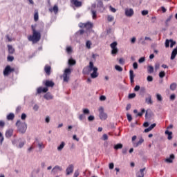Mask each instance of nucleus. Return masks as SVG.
Listing matches in <instances>:
<instances>
[{
  "mask_svg": "<svg viewBox=\"0 0 177 177\" xmlns=\"http://www.w3.org/2000/svg\"><path fill=\"white\" fill-rule=\"evenodd\" d=\"M91 71H93V73L91 74V78L95 79L99 77V73H97V67L93 65V62H90L89 66L83 69L84 74H90Z\"/></svg>",
  "mask_w": 177,
  "mask_h": 177,
  "instance_id": "f257e3e1",
  "label": "nucleus"
},
{
  "mask_svg": "<svg viewBox=\"0 0 177 177\" xmlns=\"http://www.w3.org/2000/svg\"><path fill=\"white\" fill-rule=\"evenodd\" d=\"M32 35H30L28 37V41H30L33 44H37V42H39L41 40V32L37 31L35 29V26H31Z\"/></svg>",
  "mask_w": 177,
  "mask_h": 177,
  "instance_id": "f03ea898",
  "label": "nucleus"
},
{
  "mask_svg": "<svg viewBox=\"0 0 177 177\" xmlns=\"http://www.w3.org/2000/svg\"><path fill=\"white\" fill-rule=\"evenodd\" d=\"M45 86L46 87H39L37 90V93L38 94L39 93H46V92L48 91V88H53L55 86V82L50 80H46L44 83Z\"/></svg>",
  "mask_w": 177,
  "mask_h": 177,
  "instance_id": "7ed1b4c3",
  "label": "nucleus"
},
{
  "mask_svg": "<svg viewBox=\"0 0 177 177\" xmlns=\"http://www.w3.org/2000/svg\"><path fill=\"white\" fill-rule=\"evenodd\" d=\"M16 126L17 127V131L19 133H26V131H27V123L22 122L20 120H18L16 122Z\"/></svg>",
  "mask_w": 177,
  "mask_h": 177,
  "instance_id": "20e7f679",
  "label": "nucleus"
},
{
  "mask_svg": "<svg viewBox=\"0 0 177 177\" xmlns=\"http://www.w3.org/2000/svg\"><path fill=\"white\" fill-rule=\"evenodd\" d=\"M71 73L72 71L70 68H67L64 70V74L62 75L64 78V82H68V81L70 80V75H71Z\"/></svg>",
  "mask_w": 177,
  "mask_h": 177,
  "instance_id": "39448f33",
  "label": "nucleus"
},
{
  "mask_svg": "<svg viewBox=\"0 0 177 177\" xmlns=\"http://www.w3.org/2000/svg\"><path fill=\"white\" fill-rule=\"evenodd\" d=\"M15 71V68H12L10 65H7L3 70V75L8 77L10 74H12Z\"/></svg>",
  "mask_w": 177,
  "mask_h": 177,
  "instance_id": "423d86ee",
  "label": "nucleus"
},
{
  "mask_svg": "<svg viewBox=\"0 0 177 177\" xmlns=\"http://www.w3.org/2000/svg\"><path fill=\"white\" fill-rule=\"evenodd\" d=\"M79 26L80 28H85L86 30H91L93 28V24L91 22H87L86 24L80 23Z\"/></svg>",
  "mask_w": 177,
  "mask_h": 177,
  "instance_id": "0eeeda50",
  "label": "nucleus"
},
{
  "mask_svg": "<svg viewBox=\"0 0 177 177\" xmlns=\"http://www.w3.org/2000/svg\"><path fill=\"white\" fill-rule=\"evenodd\" d=\"M100 120H107V113H104L103 107L99 109Z\"/></svg>",
  "mask_w": 177,
  "mask_h": 177,
  "instance_id": "6e6552de",
  "label": "nucleus"
},
{
  "mask_svg": "<svg viewBox=\"0 0 177 177\" xmlns=\"http://www.w3.org/2000/svg\"><path fill=\"white\" fill-rule=\"evenodd\" d=\"M74 172V165H69L66 169V175L68 176V175H71Z\"/></svg>",
  "mask_w": 177,
  "mask_h": 177,
  "instance_id": "1a4fd4ad",
  "label": "nucleus"
},
{
  "mask_svg": "<svg viewBox=\"0 0 177 177\" xmlns=\"http://www.w3.org/2000/svg\"><path fill=\"white\" fill-rule=\"evenodd\" d=\"M124 12H125V15L127 17H132L133 16L134 12H133V9L132 8H125Z\"/></svg>",
  "mask_w": 177,
  "mask_h": 177,
  "instance_id": "9d476101",
  "label": "nucleus"
},
{
  "mask_svg": "<svg viewBox=\"0 0 177 177\" xmlns=\"http://www.w3.org/2000/svg\"><path fill=\"white\" fill-rule=\"evenodd\" d=\"M48 10L50 13L54 12L55 15H57V13H59V7L57 6V5H55L53 8H50Z\"/></svg>",
  "mask_w": 177,
  "mask_h": 177,
  "instance_id": "9b49d317",
  "label": "nucleus"
},
{
  "mask_svg": "<svg viewBox=\"0 0 177 177\" xmlns=\"http://www.w3.org/2000/svg\"><path fill=\"white\" fill-rule=\"evenodd\" d=\"M71 2L76 8H81V6H82V2L79 1L78 0H71Z\"/></svg>",
  "mask_w": 177,
  "mask_h": 177,
  "instance_id": "f8f14e48",
  "label": "nucleus"
},
{
  "mask_svg": "<svg viewBox=\"0 0 177 177\" xmlns=\"http://www.w3.org/2000/svg\"><path fill=\"white\" fill-rule=\"evenodd\" d=\"M174 160H175V156H170L169 158H167L165 161L167 162V164H172Z\"/></svg>",
  "mask_w": 177,
  "mask_h": 177,
  "instance_id": "ddd939ff",
  "label": "nucleus"
},
{
  "mask_svg": "<svg viewBox=\"0 0 177 177\" xmlns=\"http://www.w3.org/2000/svg\"><path fill=\"white\" fill-rule=\"evenodd\" d=\"M13 136V129H9L8 130L6 131V137L7 138H12Z\"/></svg>",
  "mask_w": 177,
  "mask_h": 177,
  "instance_id": "4468645a",
  "label": "nucleus"
},
{
  "mask_svg": "<svg viewBox=\"0 0 177 177\" xmlns=\"http://www.w3.org/2000/svg\"><path fill=\"white\" fill-rule=\"evenodd\" d=\"M147 104H153V100H151V95L148 94V97L145 98Z\"/></svg>",
  "mask_w": 177,
  "mask_h": 177,
  "instance_id": "2eb2a0df",
  "label": "nucleus"
},
{
  "mask_svg": "<svg viewBox=\"0 0 177 177\" xmlns=\"http://www.w3.org/2000/svg\"><path fill=\"white\" fill-rule=\"evenodd\" d=\"M143 142H145V140L141 138H140L138 142H133V147H138V146H140V145H142V143H143Z\"/></svg>",
  "mask_w": 177,
  "mask_h": 177,
  "instance_id": "dca6fc26",
  "label": "nucleus"
},
{
  "mask_svg": "<svg viewBox=\"0 0 177 177\" xmlns=\"http://www.w3.org/2000/svg\"><path fill=\"white\" fill-rule=\"evenodd\" d=\"M51 67L49 65H46L44 67V71L47 75H50Z\"/></svg>",
  "mask_w": 177,
  "mask_h": 177,
  "instance_id": "f3484780",
  "label": "nucleus"
},
{
  "mask_svg": "<svg viewBox=\"0 0 177 177\" xmlns=\"http://www.w3.org/2000/svg\"><path fill=\"white\" fill-rule=\"evenodd\" d=\"M44 99L46 100H52L53 99V95L50 93H47L44 95Z\"/></svg>",
  "mask_w": 177,
  "mask_h": 177,
  "instance_id": "a211bd4d",
  "label": "nucleus"
},
{
  "mask_svg": "<svg viewBox=\"0 0 177 177\" xmlns=\"http://www.w3.org/2000/svg\"><path fill=\"white\" fill-rule=\"evenodd\" d=\"M129 74H130V81H131V83L133 84L135 82V80H134L135 75H133V71L132 70H130Z\"/></svg>",
  "mask_w": 177,
  "mask_h": 177,
  "instance_id": "6ab92c4d",
  "label": "nucleus"
},
{
  "mask_svg": "<svg viewBox=\"0 0 177 177\" xmlns=\"http://www.w3.org/2000/svg\"><path fill=\"white\" fill-rule=\"evenodd\" d=\"M176 55H177V48H174L171 53V60H174V59H175V57H176Z\"/></svg>",
  "mask_w": 177,
  "mask_h": 177,
  "instance_id": "aec40b11",
  "label": "nucleus"
},
{
  "mask_svg": "<svg viewBox=\"0 0 177 177\" xmlns=\"http://www.w3.org/2000/svg\"><path fill=\"white\" fill-rule=\"evenodd\" d=\"M8 53H10V55H13V53H15V49L13 46H12V45H8Z\"/></svg>",
  "mask_w": 177,
  "mask_h": 177,
  "instance_id": "412c9836",
  "label": "nucleus"
},
{
  "mask_svg": "<svg viewBox=\"0 0 177 177\" xmlns=\"http://www.w3.org/2000/svg\"><path fill=\"white\" fill-rule=\"evenodd\" d=\"M165 135H168L167 139L169 140H171L172 139V131H169L168 130L165 131Z\"/></svg>",
  "mask_w": 177,
  "mask_h": 177,
  "instance_id": "4be33fe9",
  "label": "nucleus"
},
{
  "mask_svg": "<svg viewBox=\"0 0 177 177\" xmlns=\"http://www.w3.org/2000/svg\"><path fill=\"white\" fill-rule=\"evenodd\" d=\"M7 120L8 121H12V120H15V114L10 113L9 115H7Z\"/></svg>",
  "mask_w": 177,
  "mask_h": 177,
  "instance_id": "5701e85b",
  "label": "nucleus"
},
{
  "mask_svg": "<svg viewBox=\"0 0 177 177\" xmlns=\"http://www.w3.org/2000/svg\"><path fill=\"white\" fill-rule=\"evenodd\" d=\"M113 149L115 150H120V149H122V144L119 143V144L114 145Z\"/></svg>",
  "mask_w": 177,
  "mask_h": 177,
  "instance_id": "b1692460",
  "label": "nucleus"
},
{
  "mask_svg": "<svg viewBox=\"0 0 177 177\" xmlns=\"http://www.w3.org/2000/svg\"><path fill=\"white\" fill-rule=\"evenodd\" d=\"M145 93H146V88L141 87L140 89V95H141V96H145Z\"/></svg>",
  "mask_w": 177,
  "mask_h": 177,
  "instance_id": "393cba45",
  "label": "nucleus"
},
{
  "mask_svg": "<svg viewBox=\"0 0 177 177\" xmlns=\"http://www.w3.org/2000/svg\"><path fill=\"white\" fill-rule=\"evenodd\" d=\"M147 71L149 74H152V73H154V68L153 66H149L147 68Z\"/></svg>",
  "mask_w": 177,
  "mask_h": 177,
  "instance_id": "a878e982",
  "label": "nucleus"
},
{
  "mask_svg": "<svg viewBox=\"0 0 177 177\" xmlns=\"http://www.w3.org/2000/svg\"><path fill=\"white\" fill-rule=\"evenodd\" d=\"M64 146H66V143L64 142H62L60 145L58 146L57 150L60 151V150H63Z\"/></svg>",
  "mask_w": 177,
  "mask_h": 177,
  "instance_id": "bb28decb",
  "label": "nucleus"
},
{
  "mask_svg": "<svg viewBox=\"0 0 177 177\" xmlns=\"http://www.w3.org/2000/svg\"><path fill=\"white\" fill-rule=\"evenodd\" d=\"M68 63L69 66H74V65H75L76 62H75V59L71 58V59H69Z\"/></svg>",
  "mask_w": 177,
  "mask_h": 177,
  "instance_id": "cd10ccee",
  "label": "nucleus"
},
{
  "mask_svg": "<svg viewBox=\"0 0 177 177\" xmlns=\"http://www.w3.org/2000/svg\"><path fill=\"white\" fill-rule=\"evenodd\" d=\"M38 19H39L38 11L35 10V15H34V20L35 21H38Z\"/></svg>",
  "mask_w": 177,
  "mask_h": 177,
  "instance_id": "c85d7f7f",
  "label": "nucleus"
},
{
  "mask_svg": "<svg viewBox=\"0 0 177 177\" xmlns=\"http://www.w3.org/2000/svg\"><path fill=\"white\" fill-rule=\"evenodd\" d=\"M176 83H172L171 85H170V89L171 91H175V89H176Z\"/></svg>",
  "mask_w": 177,
  "mask_h": 177,
  "instance_id": "c756f323",
  "label": "nucleus"
},
{
  "mask_svg": "<svg viewBox=\"0 0 177 177\" xmlns=\"http://www.w3.org/2000/svg\"><path fill=\"white\" fill-rule=\"evenodd\" d=\"M90 113H91V111H89V109H83V113H84V115H89L90 114Z\"/></svg>",
  "mask_w": 177,
  "mask_h": 177,
  "instance_id": "7c9ffc66",
  "label": "nucleus"
},
{
  "mask_svg": "<svg viewBox=\"0 0 177 177\" xmlns=\"http://www.w3.org/2000/svg\"><path fill=\"white\" fill-rule=\"evenodd\" d=\"M117 45H118L117 41H113V43L111 44L110 46H111V49H113V48H116Z\"/></svg>",
  "mask_w": 177,
  "mask_h": 177,
  "instance_id": "2f4dec72",
  "label": "nucleus"
},
{
  "mask_svg": "<svg viewBox=\"0 0 177 177\" xmlns=\"http://www.w3.org/2000/svg\"><path fill=\"white\" fill-rule=\"evenodd\" d=\"M129 99H135L136 97V94L135 93L129 94Z\"/></svg>",
  "mask_w": 177,
  "mask_h": 177,
  "instance_id": "473e14b6",
  "label": "nucleus"
},
{
  "mask_svg": "<svg viewBox=\"0 0 177 177\" xmlns=\"http://www.w3.org/2000/svg\"><path fill=\"white\" fill-rule=\"evenodd\" d=\"M146 113V110H145V109H142L141 110V112H139L138 114H137V117H142V115H143V113Z\"/></svg>",
  "mask_w": 177,
  "mask_h": 177,
  "instance_id": "72a5a7b5",
  "label": "nucleus"
},
{
  "mask_svg": "<svg viewBox=\"0 0 177 177\" xmlns=\"http://www.w3.org/2000/svg\"><path fill=\"white\" fill-rule=\"evenodd\" d=\"M115 70L117 71H119V72H121V71H122V67H121L120 66H119V65H115Z\"/></svg>",
  "mask_w": 177,
  "mask_h": 177,
  "instance_id": "f704fd0d",
  "label": "nucleus"
},
{
  "mask_svg": "<svg viewBox=\"0 0 177 177\" xmlns=\"http://www.w3.org/2000/svg\"><path fill=\"white\" fill-rule=\"evenodd\" d=\"M156 99L158 102H162V96L160 94H156Z\"/></svg>",
  "mask_w": 177,
  "mask_h": 177,
  "instance_id": "c9c22d12",
  "label": "nucleus"
},
{
  "mask_svg": "<svg viewBox=\"0 0 177 177\" xmlns=\"http://www.w3.org/2000/svg\"><path fill=\"white\" fill-rule=\"evenodd\" d=\"M55 169H57L58 171H63V168L59 165H56L53 167V171H55Z\"/></svg>",
  "mask_w": 177,
  "mask_h": 177,
  "instance_id": "e433bc0d",
  "label": "nucleus"
},
{
  "mask_svg": "<svg viewBox=\"0 0 177 177\" xmlns=\"http://www.w3.org/2000/svg\"><path fill=\"white\" fill-rule=\"evenodd\" d=\"M91 45H92V42L91 41L88 40L86 43V46L87 49H91Z\"/></svg>",
  "mask_w": 177,
  "mask_h": 177,
  "instance_id": "4c0bfd02",
  "label": "nucleus"
},
{
  "mask_svg": "<svg viewBox=\"0 0 177 177\" xmlns=\"http://www.w3.org/2000/svg\"><path fill=\"white\" fill-rule=\"evenodd\" d=\"M91 13L93 15V20H96V17H97L96 11L91 10Z\"/></svg>",
  "mask_w": 177,
  "mask_h": 177,
  "instance_id": "58836bf2",
  "label": "nucleus"
},
{
  "mask_svg": "<svg viewBox=\"0 0 177 177\" xmlns=\"http://www.w3.org/2000/svg\"><path fill=\"white\" fill-rule=\"evenodd\" d=\"M111 53L112 55H117L118 53V48H112Z\"/></svg>",
  "mask_w": 177,
  "mask_h": 177,
  "instance_id": "ea45409f",
  "label": "nucleus"
},
{
  "mask_svg": "<svg viewBox=\"0 0 177 177\" xmlns=\"http://www.w3.org/2000/svg\"><path fill=\"white\" fill-rule=\"evenodd\" d=\"M7 60L8 62H13V60H15V57L9 55L7 57Z\"/></svg>",
  "mask_w": 177,
  "mask_h": 177,
  "instance_id": "a19ab883",
  "label": "nucleus"
},
{
  "mask_svg": "<svg viewBox=\"0 0 177 177\" xmlns=\"http://www.w3.org/2000/svg\"><path fill=\"white\" fill-rule=\"evenodd\" d=\"M173 16L170 15L166 20L165 24L166 26H168V23H169V21H171V20L172 19Z\"/></svg>",
  "mask_w": 177,
  "mask_h": 177,
  "instance_id": "79ce46f5",
  "label": "nucleus"
},
{
  "mask_svg": "<svg viewBox=\"0 0 177 177\" xmlns=\"http://www.w3.org/2000/svg\"><path fill=\"white\" fill-rule=\"evenodd\" d=\"M159 77H160V78H164V77H165V71H160L159 73Z\"/></svg>",
  "mask_w": 177,
  "mask_h": 177,
  "instance_id": "37998d69",
  "label": "nucleus"
},
{
  "mask_svg": "<svg viewBox=\"0 0 177 177\" xmlns=\"http://www.w3.org/2000/svg\"><path fill=\"white\" fill-rule=\"evenodd\" d=\"M107 20H108V21L111 22L114 20V17H113L111 15H108Z\"/></svg>",
  "mask_w": 177,
  "mask_h": 177,
  "instance_id": "c03bdc74",
  "label": "nucleus"
},
{
  "mask_svg": "<svg viewBox=\"0 0 177 177\" xmlns=\"http://www.w3.org/2000/svg\"><path fill=\"white\" fill-rule=\"evenodd\" d=\"M78 176H80V170L77 169L75 171L73 177H78Z\"/></svg>",
  "mask_w": 177,
  "mask_h": 177,
  "instance_id": "a18cd8bd",
  "label": "nucleus"
},
{
  "mask_svg": "<svg viewBox=\"0 0 177 177\" xmlns=\"http://www.w3.org/2000/svg\"><path fill=\"white\" fill-rule=\"evenodd\" d=\"M142 16H147V15H149V10H144L141 12Z\"/></svg>",
  "mask_w": 177,
  "mask_h": 177,
  "instance_id": "49530a36",
  "label": "nucleus"
},
{
  "mask_svg": "<svg viewBox=\"0 0 177 177\" xmlns=\"http://www.w3.org/2000/svg\"><path fill=\"white\" fill-rule=\"evenodd\" d=\"M169 42H171V41L169 39H166L165 44V48H169Z\"/></svg>",
  "mask_w": 177,
  "mask_h": 177,
  "instance_id": "de8ad7c7",
  "label": "nucleus"
},
{
  "mask_svg": "<svg viewBox=\"0 0 177 177\" xmlns=\"http://www.w3.org/2000/svg\"><path fill=\"white\" fill-rule=\"evenodd\" d=\"M97 8H103V1H99L97 4Z\"/></svg>",
  "mask_w": 177,
  "mask_h": 177,
  "instance_id": "09e8293b",
  "label": "nucleus"
},
{
  "mask_svg": "<svg viewBox=\"0 0 177 177\" xmlns=\"http://www.w3.org/2000/svg\"><path fill=\"white\" fill-rule=\"evenodd\" d=\"M34 149H35V146H34V145H32V146H30L28 149V151L29 153H31V151H32V150H34Z\"/></svg>",
  "mask_w": 177,
  "mask_h": 177,
  "instance_id": "8fccbe9b",
  "label": "nucleus"
},
{
  "mask_svg": "<svg viewBox=\"0 0 177 177\" xmlns=\"http://www.w3.org/2000/svg\"><path fill=\"white\" fill-rule=\"evenodd\" d=\"M170 48H174V45H176V41H174V40L170 39Z\"/></svg>",
  "mask_w": 177,
  "mask_h": 177,
  "instance_id": "3c124183",
  "label": "nucleus"
},
{
  "mask_svg": "<svg viewBox=\"0 0 177 177\" xmlns=\"http://www.w3.org/2000/svg\"><path fill=\"white\" fill-rule=\"evenodd\" d=\"M127 120H128L129 122H131V121H132V115H131V114L128 113L127 115Z\"/></svg>",
  "mask_w": 177,
  "mask_h": 177,
  "instance_id": "603ef678",
  "label": "nucleus"
},
{
  "mask_svg": "<svg viewBox=\"0 0 177 177\" xmlns=\"http://www.w3.org/2000/svg\"><path fill=\"white\" fill-rule=\"evenodd\" d=\"M147 80L148 82H153V76H151V75L147 76Z\"/></svg>",
  "mask_w": 177,
  "mask_h": 177,
  "instance_id": "864d4df0",
  "label": "nucleus"
},
{
  "mask_svg": "<svg viewBox=\"0 0 177 177\" xmlns=\"http://www.w3.org/2000/svg\"><path fill=\"white\" fill-rule=\"evenodd\" d=\"M134 91H135V92H138V91H140V86L136 85L134 88Z\"/></svg>",
  "mask_w": 177,
  "mask_h": 177,
  "instance_id": "5fc2aeb1",
  "label": "nucleus"
},
{
  "mask_svg": "<svg viewBox=\"0 0 177 177\" xmlns=\"http://www.w3.org/2000/svg\"><path fill=\"white\" fill-rule=\"evenodd\" d=\"M145 60H146V58H145V57H142L139 59L138 62L139 63H143Z\"/></svg>",
  "mask_w": 177,
  "mask_h": 177,
  "instance_id": "6e6d98bb",
  "label": "nucleus"
},
{
  "mask_svg": "<svg viewBox=\"0 0 177 177\" xmlns=\"http://www.w3.org/2000/svg\"><path fill=\"white\" fill-rule=\"evenodd\" d=\"M109 169H114V163H113V162L109 163Z\"/></svg>",
  "mask_w": 177,
  "mask_h": 177,
  "instance_id": "4d7b16f0",
  "label": "nucleus"
},
{
  "mask_svg": "<svg viewBox=\"0 0 177 177\" xmlns=\"http://www.w3.org/2000/svg\"><path fill=\"white\" fill-rule=\"evenodd\" d=\"M24 145H26V141L24 142H21L19 145V149H21V147H23V146H24Z\"/></svg>",
  "mask_w": 177,
  "mask_h": 177,
  "instance_id": "13d9d810",
  "label": "nucleus"
},
{
  "mask_svg": "<svg viewBox=\"0 0 177 177\" xmlns=\"http://www.w3.org/2000/svg\"><path fill=\"white\" fill-rule=\"evenodd\" d=\"M88 121H93L95 120V116L93 115H90L88 117Z\"/></svg>",
  "mask_w": 177,
  "mask_h": 177,
  "instance_id": "bf43d9fd",
  "label": "nucleus"
},
{
  "mask_svg": "<svg viewBox=\"0 0 177 177\" xmlns=\"http://www.w3.org/2000/svg\"><path fill=\"white\" fill-rule=\"evenodd\" d=\"M100 100L101 102H104V100H106V96H104V95H101V96L100 97Z\"/></svg>",
  "mask_w": 177,
  "mask_h": 177,
  "instance_id": "052dcab7",
  "label": "nucleus"
},
{
  "mask_svg": "<svg viewBox=\"0 0 177 177\" xmlns=\"http://www.w3.org/2000/svg\"><path fill=\"white\" fill-rule=\"evenodd\" d=\"M107 139H109V136H107V134H104L102 136V140H107Z\"/></svg>",
  "mask_w": 177,
  "mask_h": 177,
  "instance_id": "680f3d73",
  "label": "nucleus"
},
{
  "mask_svg": "<svg viewBox=\"0 0 177 177\" xmlns=\"http://www.w3.org/2000/svg\"><path fill=\"white\" fill-rule=\"evenodd\" d=\"M84 118H85L84 114H81L79 115V119L80 120V121H82V120H84Z\"/></svg>",
  "mask_w": 177,
  "mask_h": 177,
  "instance_id": "e2e57ef3",
  "label": "nucleus"
},
{
  "mask_svg": "<svg viewBox=\"0 0 177 177\" xmlns=\"http://www.w3.org/2000/svg\"><path fill=\"white\" fill-rule=\"evenodd\" d=\"M133 67L134 70H137V68H138V62H134L133 64Z\"/></svg>",
  "mask_w": 177,
  "mask_h": 177,
  "instance_id": "0e129e2a",
  "label": "nucleus"
},
{
  "mask_svg": "<svg viewBox=\"0 0 177 177\" xmlns=\"http://www.w3.org/2000/svg\"><path fill=\"white\" fill-rule=\"evenodd\" d=\"M160 68V63L155 64V70H158Z\"/></svg>",
  "mask_w": 177,
  "mask_h": 177,
  "instance_id": "69168bd1",
  "label": "nucleus"
},
{
  "mask_svg": "<svg viewBox=\"0 0 177 177\" xmlns=\"http://www.w3.org/2000/svg\"><path fill=\"white\" fill-rule=\"evenodd\" d=\"M137 177H145V174H143V173H137Z\"/></svg>",
  "mask_w": 177,
  "mask_h": 177,
  "instance_id": "338daca9",
  "label": "nucleus"
},
{
  "mask_svg": "<svg viewBox=\"0 0 177 177\" xmlns=\"http://www.w3.org/2000/svg\"><path fill=\"white\" fill-rule=\"evenodd\" d=\"M137 177H145V174H143V173H137Z\"/></svg>",
  "mask_w": 177,
  "mask_h": 177,
  "instance_id": "774afa93",
  "label": "nucleus"
}]
</instances>
